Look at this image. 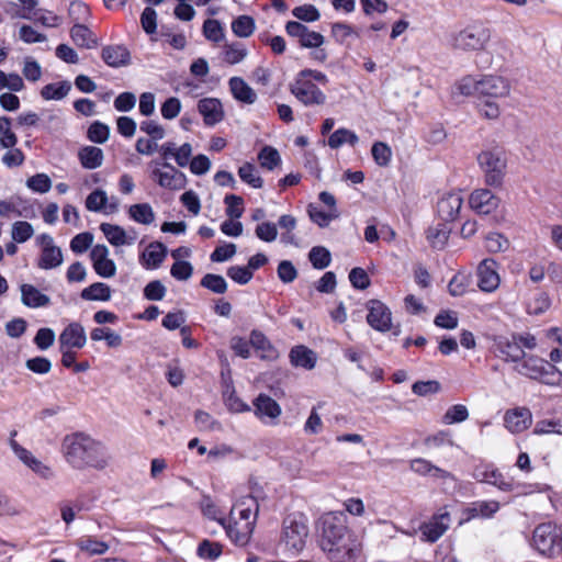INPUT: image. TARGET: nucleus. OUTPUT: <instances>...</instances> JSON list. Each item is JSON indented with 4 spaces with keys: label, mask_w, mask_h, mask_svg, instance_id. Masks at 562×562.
I'll use <instances>...</instances> for the list:
<instances>
[{
    "label": "nucleus",
    "mask_w": 562,
    "mask_h": 562,
    "mask_svg": "<svg viewBox=\"0 0 562 562\" xmlns=\"http://www.w3.org/2000/svg\"><path fill=\"white\" fill-rule=\"evenodd\" d=\"M167 247L160 241L150 243L139 257V262L145 269H157L167 256Z\"/></svg>",
    "instance_id": "23"
},
{
    "label": "nucleus",
    "mask_w": 562,
    "mask_h": 562,
    "mask_svg": "<svg viewBox=\"0 0 562 562\" xmlns=\"http://www.w3.org/2000/svg\"><path fill=\"white\" fill-rule=\"evenodd\" d=\"M80 164L86 169H97L103 164V151L95 146H85L78 153Z\"/></svg>",
    "instance_id": "29"
},
{
    "label": "nucleus",
    "mask_w": 562,
    "mask_h": 562,
    "mask_svg": "<svg viewBox=\"0 0 562 562\" xmlns=\"http://www.w3.org/2000/svg\"><path fill=\"white\" fill-rule=\"evenodd\" d=\"M463 204V198L458 192H450L443 195L437 203V212L445 222L457 218Z\"/></svg>",
    "instance_id": "20"
},
{
    "label": "nucleus",
    "mask_w": 562,
    "mask_h": 562,
    "mask_svg": "<svg viewBox=\"0 0 562 562\" xmlns=\"http://www.w3.org/2000/svg\"><path fill=\"white\" fill-rule=\"evenodd\" d=\"M128 215L133 221L144 225H149L155 221L154 210L148 203L131 205L128 209Z\"/></svg>",
    "instance_id": "35"
},
{
    "label": "nucleus",
    "mask_w": 562,
    "mask_h": 562,
    "mask_svg": "<svg viewBox=\"0 0 562 562\" xmlns=\"http://www.w3.org/2000/svg\"><path fill=\"white\" fill-rule=\"evenodd\" d=\"M308 537L307 518L302 514L288 515L282 522L281 541L286 551L296 554L301 552Z\"/></svg>",
    "instance_id": "4"
},
{
    "label": "nucleus",
    "mask_w": 562,
    "mask_h": 562,
    "mask_svg": "<svg viewBox=\"0 0 562 562\" xmlns=\"http://www.w3.org/2000/svg\"><path fill=\"white\" fill-rule=\"evenodd\" d=\"M233 97L239 102L252 104L257 100L255 90L240 77H232L228 81Z\"/></svg>",
    "instance_id": "25"
},
{
    "label": "nucleus",
    "mask_w": 562,
    "mask_h": 562,
    "mask_svg": "<svg viewBox=\"0 0 562 562\" xmlns=\"http://www.w3.org/2000/svg\"><path fill=\"white\" fill-rule=\"evenodd\" d=\"M140 131L147 134L150 138L160 140L165 137L166 132L161 124L154 120L143 121L139 126Z\"/></svg>",
    "instance_id": "64"
},
{
    "label": "nucleus",
    "mask_w": 562,
    "mask_h": 562,
    "mask_svg": "<svg viewBox=\"0 0 562 562\" xmlns=\"http://www.w3.org/2000/svg\"><path fill=\"white\" fill-rule=\"evenodd\" d=\"M318 546L330 562H357L362 551L361 542L348 528L342 512H330L321 517Z\"/></svg>",
    "instance_id": "1"
},
{
    "label": "nucleus",
    "mask_w": 562,
    "mask_h": 562,
    "mask_svg": "<svg viewBox=\"0 0 562 562\" xmlns=\"http://www.w3.org/2000/svg\"><path fill=\"white\" fill-rule=\"evenodd\" d=\"M371 154L374 161L381 167L387 166L391 161L392 150L390 146L383 142H375L372 145Z\"/></svg>",
    "instance_id": "44"
},
{
    "label": "nucleus",
    "mask_w": 562,
    "mask_h": 562,
    "mask_svg": "<svg viewBox=\"0 0 562 562\" xmlns=\"http://www.w3.org/2000/svg\"><path fill=\"white\" fill-rule=\"evenodd\" d=\"M285 31L288 35L297 38L300 45L304 48H318L325 42L321 33L310 30L297 21H289L285 24Z\"/></svg>",
    "instance_id": "11"
},
{
    "label": "nucleus",
    "mask_w": 562,
    "mask_h": 562,
    "mask_svg": "<svg viewBox=\"0 0 562 562\" xmlns=\"http://www.w3.org/2000/svg\"><path fill=\"white\" fill-rule=\"evenodd\" d=\"M559 531L560 526L551 522L538 525L532 533V547L543 555H548L550 558L555 557Z\"/></svg>",
    "instance_id": "7"
},
{
    "label": "nucleus",
    "mask_w": 562,
    "mask_h": 562,
    "mask_svg": "<svg viewBox=\"0 0 562 562\" xmlns=\"http://www.w3.org/2000/svg\"><path fill=\"white\" fill-rule=\"evenodd\" d=\"M63 263V252L61 249L57 246L47 247L46 249H42V254L38 260V267L41 269H54L59 267Z\"/></svg>",
    "instance_id": "36"
},
{
    "label": "nucleus",
    "mask_w": 562,
    "mask_h": 562,
    "mask_svg": "<svg viewBox=\"0 0 562 562\" xmlns=\"http://www.w3.org/2000/svg\"><path fill=\"white\" fill-rule=\"evenodd\" d=\"M224 202L226 204L227 216L231 218H239L243 215V198L235 194H228L225 196Z\"/></svg>",
    "instance_id": "57"
},
{
    "label": "nucleus",
    "mask_w": 562,
    "mask_h": 562,
    "mask_svg": "<svg viewBox=\"0 0 562 562\" xmlns=\"http://www.w3.org/2000/svg\"><path fill=\"white\" fill-rule=\"evenodd\" d=\"M510 92L509 81L501 76L487 75L479 80V97L504 98Z\"/></svg>",
    "instance_id": "13"
},
{
    "label": "nucleus",
    "mask_w": 562,
    "mask_h": 562,
    "mask_svg": "<svg viewBox=\"0 0 562 562\" xmlns=\"http://www.w3.org/2000/svg\"><path fill=\"white\" fill-rule=\"evenodd\" d=\"M258 159L260 161L261 167L267 168L269 170H272L281 161L278 150L270 146H265L260 150Z\"/></svg>",
    "instance_id": "48"
},
{
    "label": "nucleus",
    "mask_w": 562,
    "mask_h": 562,
    "mask_svg": "<svg viewBox=\"0 0 562 562\" xmlns=\"http://www.w3.org/2000/svg\"><path fill=\"white\" fill-rule=\"evenodd\" d=\"M140 24L146 34L151 35L157 30V13L151 7H146L140 15Z\"/></svg>",
    "instance_id": "59"
},
{
    "label": "nucleus",
    "mask_w": 562,
    "mask_h": 562,
    "mask_svg": "<svg viewBox=\"0 0 562 562\" xmlns=\"http://www.w3.org/2000/svg\"><path fill=\"white\" fill-rule=\"evenodd\" d=\"M497 263L493 259H484L477 267V285L484 292H494L499 285Z\"/></svg>",
    "instance_id": "17"
},
{
    "label": "nucleus",
    "mask_w": 562,
    "mask_h": 562,
    "mask_svg": "<svg viewBox=\"0 0 562 562\" xmlns=\"http://www.w3.org/2000/svg\"><path fill=\"white\" fill-rule=\"evenodd\" d=\"M367 308V322L373 329L385 333L392 328V312L383 302L370 300Z\"/></svg>",
    "instance_id": "10"
},
{
    "label": "nucleus",
    "mask_w": 562,
    "mask_h": 562,
    "mask_svg": "<svg viewBox=\"0 0 562 562\" xmlns=\"http://www.w3.org/2000/svg\"><path fill=\"white\" fill-rule=\"evenodd\" d=\"M21 301L25 306L31 308L44 307L50 303L48 295L42 293L31 284L21 285Z\"/></svg>",
    "instance_id": "26"
},
{
    "label": "nucleus",
    "mask_w": 562,
    "mask_h": 562,
    "mask_svg": "<svg viewBox=\"0 0 562 562\" xmlns=\"http://www.w3.org/2000/svg\"><path fill=\"white\" fill-rule=\"evenodd\" d=\"M103 61L113 68L127 66L131 60L130 50L124 45H109L102 48Z\"/></svg>",
    "instance_id": "24"
},
{
    "label": "nucleus",
    "mask_w": 562,
    "mask_h": 562,
    "mask_svg": "<svg viewBox=\"0 0 562 562\" xmlns=\"http://www.w3.org/2000/svg\"><path fill=\"white\" fill-rule=\"evenodd\" d=\"M514 370L522 376L539 381L547 385L562 384V371L546 359L536 355H525Z\"/></svg>",
    "instance_id": "3"
},
{
    "label": "nucleus",
    "mask_w": 562,
    "mask_h": 562,
    "mask_svg": "<svg viewBox=\"0 0 562 562\" xmlns=\"http://www.w3.org/2000/svg\"><path fill=\"white\" fill-rule=\"evenodd\" d=\"M93 241V235L89 232L76 235L70 241V249L75 254H82L87 251Z\"/></svg>",
    "instance_id": "58"
},
{
    "label": "nucleus",
    "mask_w": 562,
    "mask_h": 562,
    "mask_svg": "<svg viewBox=\"0 0 562 562\" xmlns=\"http://www.w3.org/2000/svg\"><path fill=\"white\" fill-rule=\"evenodd\" d=\"M100 229L108 241L115 247L132 245L135 240V237H128L125 229L119 225L102 223Z\"/></svg>",
    "instance_id": "27"
},
{
    "label": "nucleus",
    "mask_w": 562,
    "mask_h": 562,
    "mask_svg": "<svg viewBox=\"0 0 562 562\" xmlns=\"http://www.w3.org/2000/svg\"><path fill=\"white\" fill-rule=\"evenodd\" d=\"M247 56V50L240 43H234L225 46L224 59L235 65L240 63Z\"/></svg>",
    "instance_id": "55"
},
{
    "label": "nucleus",
    "mask_w": 562,
    "mask_h": 562,
    "mask_svg": "<svg viewBox=\"0 0 562 562\" xmlns=\"http://www.w3.org/2000/svg\"><path fill=\"white\" fill-rule=\"evenodd\" d=\"M166 170L158 168L151 172L153 178L157 181L158 186L169 190H181L186 186V176L183 172L176 169L168 161L160 164Z\"/></svg>",
    "instance_id": "12"
},
{
    "label": "nucleus",
    "mask_w": 562,
    "mask_h": 562,
    "mask_svg": "<svg viewBox=\"0 0 562 562\" xmlns=\"http://www.w3.org/2000/svg\"><path fill=\"white\" fill-rule=\"evenodd\" d=\"M200 283H201V286H203L216 294H224L227 291V282L220 274L206 273L201 279Z\"/></svg>",
    "instance_id": "42"
},
{
    "label": "nucleus",
    "mask_w": 562,
    "mask_h": 562,
    "mask_svg": "<svg viewBox=\"0 0 562 562\" xmlns=\"http://www.w3.org/2000/svg\"><path fill=\"white\" fill-rule=\"evenodd\" d=\"M239 178L250 187L259 189L263 184L262 178L258 175L256 167L252 164L246 162L238 169Z\"/></svg>",
    "instance_id": "41"
},
{
    "label": "nucleus",
    "mask_w": 562,
    "mask_h": 562,
    "mask_svg": "<svg viewBox=\"0 0 562 562\" xmlns=\"http://www.w3.org/2000/svg\"><path fill=\"white\" fill-rule=\"evenodd\" d=\"M532 415L527 407L509 409L504 415V425L512 434H519L529 428Z\"/></svg>",
    "instance_id": "18"
},
{
    "label": "nucleus",
    "mask_w": 562,
    "mask_h": 562,
    "mask_svg": "<svg viewBox=\"0 0 562 562\" xmlns=\"http://www.w3.org/2000/svg\"><path fill=\"white\" fill-rule=\"evenodd\" d=\"M110 128L101 122H94L88 128V138L97 144H103L108 140Z\"/></svg>",
    "instance_id": "54"
},
{
    "label": "nucleus",
    "mask_w": 562,
    "mask_h": 562,
    "mask_svg": "<svg viewBox=\"0 0 562 562\" xmlns=\"http://www.w3.org/2000/svg\"><path fill=\"white\" fill-rule=\"evenodd\" d=\"M167 289L159 280L147 283L144 288V296L149 301H161L166 295Z\"/></svg>",
    "instance_id": "60"
},
{
    "label": "nucleus",
    "mask_w": 562,
    "mask_h": 562,
    "mask_svg": "<svg viewBox=\"0 0 562 562\" xmlns=\"http://www.w3.org/2000/svg\"><path fill=\"white\" fill-rule=\"evenodd\" d=\"M310 261L316 269H325L330 263V252L325 247H313L308 255Z\"/></svg>",
    "instance_id": "45"
},
{
    "label": "nucleus",
    "mask_w": 562,
    "mask_h": 562,
    "mask_svg": "<svg viewBox=\"0 0 562 562\" xmlns=\"http://www.w3.org/2000/svg\"><path fill=\"white\" fill-rule=\"evenodd\" d=\"M451 524L450 513L447 507L440 508L428 521L420 525L422 540L436 542Z\"/></svg>",
    "instance_id": "9"
},
{
    "label": "nucleus",
    "mask_w": 562,
    "mask_h": 562,
    "mask_svg": "<svg viewBox=\"0 0 562 562\" xmlns=\"http://www.w3.org/2000/svg\"><path fill=\"white\" fill-rule=\"evenodd\" d=\"M34 234L33 226L25 221H18L12 225L11 236L16 243H25Z\"/></svg>",
    "instance_id": "46"
},
{
    "label": "nucleus",
    "mask_w": 562,
    "mask_h": 562,
    "mask_svg": "<svg viewBox=\"0 0 562 562\" xmlns=\"http://www.w3.org/2000/svg\"><path fill=\"white\" fill-rule=\"evenodd\" d=\"M498 349L503 358L507 362L518 364L526 352L520 348L519 342L515 339L514 335L510 339H502L498 341Z\"/></svg>",
    "instance_id": "28"
},
{
    "label": "nucleus",
    "mask_w": 562,
    "mask_h": 562,
    "mask_svg": "<svg viewBox=\"0 0 562 562\" xmlns=\"http://www.w3.org/2000/svg\"><path fill=\"white\" fill-rule=\"evenodd\" d=\"M74 43L79 47L93 48L98 45L93 33L83 24L76 23L70 30Z\"/></svg>",
    "instance_id": "31"
},
{
    "label": "nucleus",
    "mask_w": 562,
    "mask_h": 562,
    "mask_svg": "<svg viewBox=\"0 0 562 562\" xmlns=\"http://www.w3.org/2000/svg\"><path fill=\"white\" fill-rule=\"evenodd\" d=\"M71 85L68 81L49 83L42 88L41 95L45 100H61L69 93Z\"/></svg>",
    "instance_id": "38"
},
{
    "label": "nucleus",
    "mask_w": 562,
    "mask_h": 562,
    "mask_svg": "<svg viewBox=\"0 0 562 562\" xmlns=\"http://www.w3.org/2000/svg\"><path fill=\"white\" fill-rule=\"evenodd\" d=\"M499 202V198L487 189H476L469 198L470 207L481 215L493 213L498 209Z\"/></svg>",
    "instance_id": "15"
},
{
    "label": "nucleus",
    "mask_w": 562,
    "mask_h": 562,
    "mask_svg": "<svg viewBox=\"0 0 562 562\" xmlns=\"http://www.w3.org/2000/svg\"><path fill=\"white\" fill-rule=\"evenodd\" d=\"M26 186L34 192L46 193L52 188V180L45 173H36L27 179Z\"/></svg>",
    "instance_id": "52"
},
{
    "label": "nucleus",
    "mask_w": 562,
    "mask_h": 562,
    "mask_svg": "<svg viewBox=\"0 0 562 562\" xmlns=\"http://www.w3.org/2000/svg\"><path fill=\"white\" fill-rule=\"evenodd\" d=\"M250 345L258 351H261V359H273L277 357V352L266 337V335L259 330H252L250 333Z\"/></svg>",
    "instance_id": "33"
},
{
    "label": "nucleus",
    "mask_w": 562,
    "mask_h": 562,
    "mask_svg": "<svg viewBox=\"0 0 562 562\" xmlns=\"http://www.w3.org/2000/svg\"><path fill=\"white\" fill-rule=\"evenodd\" d=\"M255 29V20L249 15H239L232 22V31L237 37H249Z\"/></svg>",
    "instance_id": "39"
},
{
    "label": "nucleus",
    "mask_w": 562,
    "mask_h": 562,
    "mask_svg": "<svg viewBox=\"0 0 562 562\" xmlns=\"http://www.w3.org/2000/svg\"><path fill=\"white\" fill-rule=\"evenodd\" d=\"M258 515V504L252 496H245L240 498L231 509L229 517L231 519H238L243 521H254L256 525V519Z\"/></svg>",
    "instance_id": "22"
},
{
    "label": "nucleus",
    "mask_w": 562,
    "mask_h": 562,
    "mask_svg": "<svg viewBox=\"0 0 562 562\" xmlns=\"http://www.w3.org/2000/svg\"><path fill=\"white\" fill-rule=\"evenodd\" d=\"M223 528L226 531L227 537L237 546H246L254 532V521H243L236 519H228L225 521Z\"/></svg>",
    "instance_id": "16"
},
{
    "label": "nucleus",
    "mask_w": 562,
    "mask_h": 562,
    "mask_svg": "<svg viewBox=\"0 0 562 562\" xmlns=\"http://www.w3.org/2000/svg\"><path fill=\"white\" fill-rule=\"evenodd\" d=\"M358 140V136L352 131L338 128L328 137V146L333 149L339 148L344 144L355 146Z\"/></svg>",
    "instance_id": "37"
},
{
    "label": "nucleus",
    "mask_w": 562,
    "mask_h": 562,
    "mask_svg": "<svg viewBox=\"0 0 562 562\" xmlns=\"http://www.w3.org/2000/svg\"><path fill=\"white\" fill-rule=\"evenodd\" d=\"M252 404L256 417L265 424L274 425L282 413L281 406L267 394H259Z\"/></svg>",
    "instance_id": "14"
},
{
    "label": "nucleus",
    "mask_w": 562,
    "mask_h": 562,
    "mask_svg": "<svg viewBox=\"0 0 562 562\" xmlns=\"http://www.w3.org/2000/svg\"><path fill=\"white\" fill-rule=\"evenodd\" d=\"M499 508V505L495 501L491 502H477L474 503L470 509L472 516L491 517Z\"/></svg>",
    "instance_id": "62"
},
{
    "label": "nucleus",
    "mask_w": 562,
    "mask_h": 562,
    "mask_svg": "<svg viewBox=\"0 0 562 562\" xmlns=\"http://www.w3.org/2000/svg\"><path fill=\"white\" fill-rule=\"evenodd\" d=\"M66 461L77 470L92 468L103 470L108 467L110 456L106 448L90 436L81 432L67 436L64 440Z\"/></svg>",
    "instance_id": "2"
},
{
    "label": "nucleus",
    "mask_w": 562,
    "mask_h": 562,
    "mask_svg": "<svg viewBox=\"0 0 562 562\" xmlns=\"http://www.w3.org/2000/svg\"><path fill=\"white\" fill-rule=\"evenodd\" d=\"M477 161L484 172L485 182L491 187H501L506 172L505 153L499 148L483 150Z\"/></svg>",
    "instance_id": "5"
},
{
    "label": "nucleus",
    "mask_w": 562,
    "mask_h": 562,
    "mask_svg": "<svg viewBox=\"0 0 562 562\" xmlns=\"http://www.w3.org/2000/svg\"><path fill=\"white\" fill-rule=\"evenodd\" d=\"M293 16L304 22H315L321 18L318 9L313 4H303L292 10Z\"/></svg>",
    "instance_id": "51"
},
{
    "label": "nucleus",
    "mask_w": 562,
    "mask_h": 562,
    "mask_svg": "<svg viewBox=\"0 0 562 562\" xmlns=\"http://www.w3.org/2000/svg\"><path fill=\"white\" fill-rule=\"evenodd\" d=\"M111 288L103 282H94L85 288L80 293L81 299L85 301L106 302L111 300Z\"/></svg>",
    "instance_id": "32"
},
{
    "label": "nucleus",
    "mask_w": 562,
    "mask_h": 562,
    "mask_svg": "<svg viewBox=\"0 0 562 562\" xmlns=\"http://www.w3.org/2000/svg\"><path fill=\"white\" fill-rule=\"evenodd\" d=\"M222 544L210 540H203L198 547V555L202 559L215 560L222 554Z\"/></svg>",
    "instance_id": "50"
},
{
    "label": "nucleus",
    "mask_w": 562,
    "mask_h": 562,
    "mask_svg": "<svg viewBox=\"0 0 562 562\" xmlns=\"http://www.w3.org/2000/svg\"><path fill=\"white\" fill-rule=\"evenodd\" d=\"M308 215L311 220L317 224L319 227H326L329 225L331 220L336 218V214L326 213L319 210L317 206L310 204L307 209Z\"/></svg>",
    "instance_id": "63"
},
{
    "label": "nucleus",
    "mask_w": 562,
    "mask_h": 562,
    "mask_svg": "<svg viewBox=\"0 0 562 562\" xmlns=\"http://www.w3.org/2000/svg\"><path fill=\"white\" fill-rule=\"evenodd\" d=\"M292 94L304 105H323L327 98L326 94L311 79L296 77L291 85Z\"/></svg>",
    "instance_id": "8"
},
{
    "label": "nucleus",
    "mask_w": 562,
    "mask_h": 562,
    "mask_svg": "<svg viewBox=\"0 0 562 562\" xmlns=\"http://www.w3.org/2000/svg\"><path fill=\"white\" fill-rule=\"evenodd\" d=\"M181 111V101L176 97L168 98L160 106L161 116L166 120L176 119Z\"/></svg>",
    "instance_id": "61"
},
{
    "label": "nucleus",
    "mask_w": 562,
    "mask_h": 562,
    "mask_svg": "<svg viewBox=\"0 0 562 562\" xmlns=\"http://www.w3.org/2000/svg\"><path fill=\"white\" fill-rule=\"evenodd\" d=\"M291 363L295 367L313 369L316 363V355L305 346H296L290 351Z\"/></svg>",
    "instance_id": "30"
},
{
    "label": "nucleus",
    "mask_w": 562,
    "mask_h": 562,
    "mask_svg": "<svg viewBox=\"0 0 562 562\" xmlns=\"http://www.w3.org/2000/svg\"><path fill=\"white\" fill-rule=\"evenodd\" d=\"M469 418V411L467 406L462 404L452 405L443 415V423L451 425L456 423H462Z\"/></svg>",
    "instance_id": "47"
},
{
    "label": "nucleus",
    "mask_w": 562,
    "mask_h": 562,
    "mask_svg": "<svg viewBox=\"0 0 562 562\" xmlns=\"http://www.w3.org/2000/svg\"><path fill=\"white\" fill-rule=\"evenodd\" d=\"M204 36L213 42H221L224 38V31L217 20L209 19L203 24Z\"/></svg>",
    "instance_id": "56"
},
{
    "label": "nucleus",
    "mask_w": 562,
    "mask_h": 562,
    "mask_svg": "<svg viewBox=\"0 0 562 562\" xmlns=\"http://www.w3.org/2000/svg\"><path fill=\"white\" fill-rule=\"evenodd\" d=\"M201 510L205 517L217 521L222 527L225 526L226 519L223 517L221 509L210 497H203L201 502Z\"/></svg>",
    "instance_id": "53"
},
{
    "label": "nucleus",
    "mask_w": 562,
    "mask_h": 562,
    "mask_svg": "<svg viewBox=\"0 0 562 562\" xmlns=\"http://www.w3.org/2000/svg\"><path fill=\"white\" fill-rule=\"evenodd\" d=\"M198 111L203 116L205 125L213 126L224 119V110L216 98H204L198 102Z\"/></svg>",
    "instance_id": "21"
},
{
    "label": "nucleus",
    "mask_w": 562,
    "mask_h": 562,
    "mask_svg": "<svg viewBox=\"0 0 562 562\" xmlns=\"http://www.w3.org/2000/svg\"><path fill=\"white\" fill-rule=\"evenodd\" d=\"M491 40V31L483 24H471L452 37V47L463 52L485 49Z\"/></svg>",
    "instance_id": "6"
},
{
    "label": "nucleus",
    "mask_w": 562,
    "mask_h": 562,
    "mask_svg": "<svg viewBox=\"0 0 562 562\" xmlns=\"http://www.w3.org/2000/svg\"><path fill=\"white\" fill-rule=\"evenodd\" d=\"M533 434L536 435H549L558 434L562 435V420L559 418L542 419L537 422Z\"/></svg>",
    "instance_id": "43"
},
{
    "label": "nucleus",
    "mask_w": 562,
    "mask_h": 562,
    "mask_svg": "<svg viewBox=\"0 0 562 562\" xmlns=\"http://www.w3.org/2000/svg\"><path fill=\"white\" fill-rule=\"evenodd\" d=\"M450 229L446 224H438L429 227L427 231V239L434 248L441 249L446 245Z\"/></svg>",
    "instance_id": "40"
},
{
    "label": "nucleus",
    "mask_w": 562,
    "mask_h": 562,
    "mask_svg": "<svg viewBox=\"0 0 562 562\" xmlns=\"http://www.w3.org/2000/svg\"><path fill=\"white\" fill-rule=\"evenodd\" d=\"M77 547L91 555L104 554L110 546L105 541L98 540L92 536H83L77 540Z\"/></svg>",
    "instance_id": "34"
},
{
    "label": "nucleus",
    "mask_w": 562,
    "mask_h": 562,
    "mask_svg": "<svg viewBox=\"0 0 562 562\" xmlns=\"http://www.w3.org/2000/svg\"><path fill=\"white\" fill-rule=\"evenodd\" d=\"M87 342L86 330L78 322H72L59 335L60 348L81 349Z\"/></svg>",
    "instance_id": "19"
},
{
    "label": "nucleus",
    "mask_w": 562,
    "mask_h": 562,
    "mask_svg": "<svg viewBox=\"0 0 562 562\" xmlns=\"http://www.w3.org/2000/svg\"><path fill=\"white\" fill-rule=\"evenodd\" d=\"M108 202V195L104 190L95 189L86 199V207L91 212L102 211Z\"/></svg>",
    "instance_id": "49"
}]
</instances>
